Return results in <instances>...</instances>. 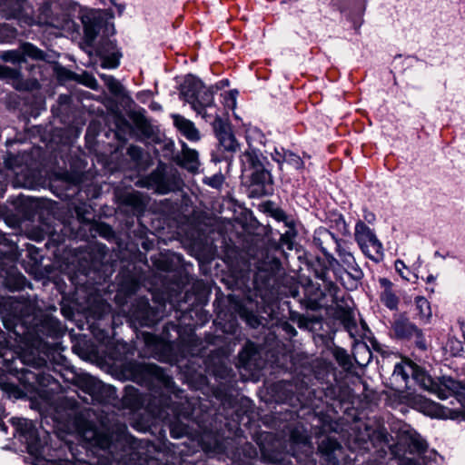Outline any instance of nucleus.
<instances>
[{"instance_id":"nucleus-1","label":"nucleus","mask_w":465,"mask_h":465,"mask_svg":"<svg viewBox=\"0 0 465 465\" xmlns=\"http://www.w3.org/2000/svg\"><path fill=\"white\" fill-rule=\"evenodd\" d=\"M123 375L137 384L145 387L148 394H142L138 389L127 385L122 397L123 405L132 410L145 408L154 418L167 422L173 438L179 439L190 433L188 422L197 424L201 434V444L207 452L222 454L225 444L220 431L224 426L247 425L250 420L249 411L239 406L237 399L227 390L218 388L216 397L220 399L222 411L213 413L203 411L198 401L188 399L183 390L178 389L173 378L154 363L125 361L122 365Z\"/></svg>"},{"instance_id":"nucleus-2","label":"nucleus","mask_w":465,"mask_h":465,"mask_svg":"<svg viewBox=\"0 0 465 465\" xmlns=\"http://www.w3.org/2000/svg\"><path fill=\"white\" fill-rule=\"evenodd\" d=\"M0 317L4 326L25 344L22 353L45 358L46 367L50 347L44 337L62 336L64 331L61 322L52 316L37 319L33 306L26 300L15 297H0Z\"/></svg>"},{"instance_id":"nucleus-3","label":"nucleus","mask_w":465,"mask_h":465,"mask_svg":"<svg viewBox=\"0 0 465 465\" xmlns=\"http://www.w3.org/2000/svg\"><path fill=\"white\" fill-rule=\"evenodd\" d=\"M0 359L6 371L15 376L24 387L21 389L13 382H4L2 390L9 398L23 399L48 387L54 391L59 386L58 381L45 371V359L43 357L35 358L33 353L15 356L12 351L5 350L0 351Z\"/></svg>"},{"instance_id":"nucleus-4","label":"nucleus","mask_w":465,"mask_h":465,"mask_svg":"<svg viewBox=\"0 0 465 465\" xmlns=\"http://www.w3.org/2000/svg\"><path fill=\"white\" fill-rule=\"evenodd\" d=\"M143 337L154 358L171 364H180L188 357H204L207 353L205 343H212L198 338L192 330L186 337L183 336L181 326L173 322L164 324L159 336L143 332Z\"/></svg>"},{"instance_id":"nucleus-5","label":"nucleus","mask_w":465,"mask_h":465,"mask_svg":"<svg viewBox=\"0 0 465 465\" xmlns=\"http://www.w3.org/2000/svg\"><path fill=\"white\" fill-rule=\"evenodd\" d=\"M124 423L115 422L101 428L89 426L83 432L84 439L91 445L106 450L112 459L123 464H142L146 460L143 451L147 442L138 440L126 434Z\"/></svg>"},{"instance_id":"nucleus-6","label":"nucleus","mask_w":465,"mask_h":465,"mask_svg":"<svg viewBox=\"0 0 465 465\" xmlns=\"http://www.w3.org/2000/svg\"><path fill=\"white\" fill-rule=\"evenodd\" d=\"M287 230L281 234L279 242H270L262 251L261 258L256 262V272L253 275L252 285L255 295L262 300H267L273 293L282 274V266L280 261L282 255H285L284 248L293 249V241L296 236L294 222L285 225Z\"/></svg>"},{"instance_id":"nucleus-7","label":"nucleus","mask_w":465,"mask_h":465,"mask_svg":"<svg viewBox=\"0 0 465 465\" xmlns=\"http://www.w3.org/2000/svg\"><path fill=\"white\" fill-rule=\"evenodd\" d=\"M240 160L242 173L250 182V195L260 198L271 194L273 191V179L268 158L259 149L249 144Z\"/></svg>"},{"instance_id":"nucleus-8","label":"nucleus","mask_w":465,"mask_h":465,"mask_svg":"<svg viewBox=\"0 0 465 465\" xmlns=\"http://www.w3.org/2000/svg\"><path fill=\"white\" fill-rule=\"evenodd\" d=\"M261 452V461L272 465H287L286 457L290 453L298 461L301 457L298 450L304 453L305 458H309L312 453V448L307 434L299 428H293L290 432V450L286 453L280 450L279 440H272V435L266 434L264 441L259 443Z\"/></svg>"},{"instance_id":"nucleus-9","label":"nucleus","mask_w":465,"mask_h":465,"mask_svg":"<svg viewBox=\"0 0 465 465\" xmlns=\"http://www.w3.org/2000/svg\"><path fill=\"white\" fill-rule=\"evenodd\" d=\"M180 95L191 104L192 108L201 114L205 121L213 118L212 114L206 112L207 108L213 107V90L205 87L203 82L193 76L187 75L181 84Z\"/></svg>"},{"instance_id":"nucleus-10","label":"nucleus","mask_w":465,"mask_h":465,"mask_svg":"<svg viewBox=\"0 0 465 465\" xmlns=\"http://www.w3.org/2000/svg\"><path fill=\"white\" fill-rule=\"evenodd\" d=\"M72 0H44L39 7V18L44 24L67 32H78L79 25L71 17Z\"/></svg>"},{"instance_id":"nucleus-11","label":"nucleus","mask_w":465,"mask_h":465,"mask_svg":"<svg viewBox=\"0 0 465 465\" xmlns=\"http://www.w3.org/2000/svg\"><path fill=\"white\" fill-rule=\"evenodd\" d=\"M11 421L19 440L25 443L28 453L35 457L34 465H70L64 460H45L39 457L42 453L43 444L32 420L15 417L12 418Z\"/></svg>"},{"instance_id":"nucleus-12","label":"nucleus","mask_w":465,"mask_h":465,"mask_svg":"<svg viewBox=\"0 0 465 465\" xmlns=\"http://www.w3.org/2000/svg\"><path fill=\"white\" fill-rule=\"evenodd\" d=\"M213 129L218 140L216 151L212 153V161L221 163L223 161L231 162L232 153L239 148L235 136L232 131L230 124L223 121L217 114L213 115Z\"/></svg>"},{"instance_id":"nucleus-13","label":"nucleus","mask_w":465,"mask_h":465,"mask_svg":"<svg viewBox=\"0 0 465 465\" xmlns=\"http://www.w3.org/2000/svg\"><path fill=\"white\" fill-rule=\"evenodd\" d=\"M84 27V40L86 45L94 47L97 35L102 32L104 36L114 34V25L101 12H88L81 15Z\"/></svg>"},{"instance_id":"nucleus-14","label":"nucleus","mask_w":465,"mask_h":465,"mask_svg":"<svg viewBox=\"0 0 465 465\" xmlns=\"http://www.w3.org/2000/svg\"><path fill=\"white\" fill-rule=\"evenodd\" d=\"M354 238L365 256L375 262L383 258V247L375 232L364 222L358 221L355 225Z\"/></svg>"},{"instance_id":"nucleus-15","label":"nucleus","mask_w":465,"mask_h":465,"mask_svg":"<svg viewBox=\"0 0 465 465\" xmlns=\"http://www.w3.org/2000/svg\"><path fill=\"white\" fill-rule=\"evenodd\" d=\"M74 211L80 223V230L84 231L83 237L95 238L101 236L106 240L114 237L112 227L105 223L94 221V215L87 206H76Z\"/></svg>"},{"instance_id":"nucleus-16","label":"nucleus","mask_w":465,"mask_h":465,"mask_svg":"<svg viewBox=\"0 0 465 465\" xmlns=\"http://www.w3.org/2000/svg\"><path fill=\"white\" fill-rule=\"evenodd\" d=\"M101 265V261L94 258L91 252L84 253L78 258L77 272L71 277L72 282L75 285L100 283V280L96 279V274H98Z\"/></svg>"},{"instance_id":"nucleus-17","label":"nucleus","mask_w":465,"mask_h":465,"mask_svg":"<svg viewBox=\"0 0 465 465\" xmlns=\"http://www.w3.org/2000/svg\"><path fill=\"white\" fill-rule=\"evenodd\" d=\"M149 184L159 194H166L180 188V178L168 172L167 164L160 162L148 176Z\"/></svg>"},{"instance_id":"nucleus-18","label":"nucleus","mask_w":465,"mask_h":465,"mask_svg":"<svg viewBox=\"0 0 465 465\" xmlns=\"http://www.w3.org/2000/svg\"><path fill=\"white\" fill-rule=\"evenodd\" d=\"M76 382L77 385L84 392L88 393L93 400L110 402L117 397L115 388L114 386L106 385L91 375L84 374L79 376L77 377Z\"/></svg>"},{"instance_id":"nucleus-19","label":"nucleus","mask_w":465,"mask_h":465,"mask_svg":"<svg viewBox=\"0 0 465 465\" xmlns=\"http://www.w3.org/2000/svg\"><path fill=\"white\" fill-rule=\"evenodd\" d=\"M391 332L398 340L411 341L414 340L416 345L422 349H426V343L423 333L413 322L404 315H397L391 322Z\"/></svg>"},{"instance_id":"nucleus-20","label":"nucleus","mask_w":465,"mask_h":465,"mask_svg":"<svg viewBox=\"0 0 465 465\" xmlns=\"http://www.w3.org/2000/svg\"><path fill=\"white\" fill-rule=\"evenodd\" d=\"M130 318L141 326L153 327L161 318L160 312L150 305L145 297H138L129 310Z\"/></svg>"},{"instance_id":"nucleus-21","label":"nucleus","mask_w":465,"mask_h":465,"mask_svg":"<svg viewBox=\"0 0 465 465\" xmlns=\"http://www.w3.org/2000/svg\"><path fill=\"white\" fill-rule=\"evenodd\" d=\"M343 448L334 437L326 436L318 440L317 455L321 465H340Z\"/></svg>"},{"instance_id":"nucleus-22","label":"nucleus","mask_w":465,"mask_h":465,"mask_svg":"<svg viewBox=\"0 0 465 465\" xmlns=\"http://www.w3.org/2000/svg\"><path fill=\"white\" fill-rule=\"evenodd\" d=\"M394 377H401L410 388L408 381L410 377L423 390V387L431 386V377L426 371L412 361L397 363L393 371Z\"/></svg>"},{"instance_id":"nucleus-23","label":"nucleus","mask_w":465,"mask_h":465,"mask_svg":"<svg viewBox=\"0 0 465 465\" xmlns=\"http://www.w3.org/2000/svg\"><path fill=\"white\" fill-rule=\"evenodd\" d=\"M95 52L100 57L102 67L116 68L119 65L121 54L118 52L115 43L109 39V36L103 35L95 48Z\"/></svg>"},{"instance_id":"nucleus-24","label":"nucleus","mask_w":465,"mask_h":465,"mask_svg":"<svg viewBox=\"0 0 465 465\" xmlns=\"http://www.w3.org/2000/svg\"><path fill=\"white\" fill-rule=\"evenodd\" d=\"M181 152L173 156V162L192 173H197L200 167L198 152L183 141H181Z\"/></svg>"},{"instance_id":"nucleus-25","label":"nucleus","mask_w":465,"mask_h":465,"mask_svg":"<svg viewBox=\"0 0 465 465\" xmlns=\"http://www.w3.org/2000/svg\"><path fill=\"white\" fill-rule=\"evenodd\" d=\"M0 79L12 84L14 88L19 91H28L34 89L37 84L36 80H25L20 69L11 68L0 64Z\"/></svg>"},{"instance_id":"nucleus-26","label":"nucleus","mask_w":465,"mask_h":465,"mask_svg":"<svg viewBox=\"0 0 465 465\" xmlns=\"http://www.w3.org/2000/svg\"><path fill=\"white\" fill-rule=\"evenodd\" d=\"M337 237L324 227H320L314 231L313 233V243L319 248L322 252L332 261H336L333 256L330 253L336 242Z\"/></svg>"},{"instance_id":"nucleus-27","label":"nucleus","mask_w":465,"mask_h":465,"mask_svg":"<svg viewBox=\"0 0 465 465\" xmlns=\"http://www.w3.org/2000/svg\"><path fill=\"white\" fill-rule=\"evenodd\" d=\"M134 127L138 131L141 137L150 139L155 134V127L151 124L145 115V110L133 111L129 114Z\"/></svg>"},{"instance_id":"nucleus-28","label":"nucleus","mask_w":465,"mask_h":465,"mask_svg":"<svg viewBox=\"0 0 465 465\" xmlns=\"http://www.w3.org/2000/svg\"><path fill=\"white\" fill-rule=\"evenodd\" d=\"M31 237L33 240L36 242H41L45 240L46 237L48 238V242H46V247H50L51 244L58 245L64 241V237L57 233L56 230L50 223H43L41 226L34 229L31 232Z\"/></svg>"},{"instance_id":"nucleus-29","label":"nucleus","mask_w":465,"mask_h":465,"mask_svg":"<svg viewBox=\"0 0 465 465\" xmlns=\"http://www.w3.org/2000/svg\"><path fill=\"white\" fill-rule=\"evenodd\" d=\"M175 128L189 141L197 142L201 135L194 124L181 114H173L171 115Z\"/></svg>"},{"instance_id":"nucleus-30","label":"nucleus","mask_w":465,"mask_h":465,"mask_svg":"<svg viewBox=\"0 0 465 465\" xmlns=\"http://www.w3.org/2000/svg\"><path fill=\"white\" fill-rule=\"evenodd\" d=\"M182 256L174 252H161L159 257L153 260V265L156 269L163 272H172L181 262Z\"/></svg>"},{"instance_id":"nucleus-31","label":"nucleus","mask_w":465,"mask_h":465,"mask_svg":"<svg viewBox=\"0 0 465 465\" xmlns=\"http://www.w3.org/2000/svg\"><path fill=\"white\" fill-rule=\"evenodd\" d=\"M335 314L337 319L341 321L344 329L350 333L351 337H353L354 331L357 330V324L352 310L349 306H342L338 304L335 310Z\"/></svg>"},{"instance_id":"nucleus-32","label":"nucleus","mask_w":465,"mask_h":465,"mask_svg":"<svg viewBox=\"0 0 465 465\" xmlns=\"http://www.w3.org/2000/svg\"><path fill=\"white\" fill-rule=\"evenodd\" d=\"M258 354L256 345L252 341H247L238 354L239 364L245 369H251Z\"/></svg>"},{"instance_id":"nucleus-33","label":"nucleus","mask_w":465,"mask_h":465,"mask_svg":"<svg viewBox=\"0 0 465 465\" xmlns=\"http://www.w3.org/2000/svg\"><path fill=\"white\" fill-rule=\"evenodd\" d=\"M318 265L319 268L314 269L315 277L322 280L325 283V287L329 294L331 295L334 300H336L337 292L340 290L339 287L330 279L328 267L321 264L320 261H318Z\"/></svg>"},{"instance_id":"nucleus-34","label":"nucleus","mask_w":465,"mask_h":465,"mask_svg":"<svg viewBox=\"0 0 465 465\" xmlns=\"http://www.w3.org/2000/svg\"><path fill=\"white\" fill-rule=\"evenodd\" d=\"M23 0H0V13L7 19L15 18L23 11Z\"/></svg>"},{"instance_id":"nucleus-35","label":"nucleus","mask_w":465,"mask_h":465,"mask_svg":"<svg viewBox=\"0 0 465 465\" xmlns=\"http://www.w3.org/2000/svg\"><path fill=\"white\" fill-rule=\"evenodd\" d=\"M344 271L347 277L349 278L348 282L344 283V286L351 290L357 288L364 275L361 267L357 264V262H354L353 264L344 268Z\"/></svg>"},{"instance_id":"nucleus-36","label":"nucleus","mask_w":465,"mask_h":465,"mask_svg":"<svg viewBox=\"0 0 465 465\" xmlns=\"http://www.w3.org/2000/svg\"><path fill=\"white\" fill-rule=\"evenodd\" d=\"M367 443L371 441L374 445L387 444L389 442V433L383 428L371 430L366 429Z\"/></svg>"},{"instance_id":"nucleus-37","label":"nucleus","mask_w":465,"mask_h":465,"mask_svg":"<svg viewBox=\"0 0 465 465\" xmlns=\"http://www.w3.org/2000/svg\"><path fill=\"white\" fill-rule=\"evenodd\" d=\"M21 49V55L24 59V61H22V64L26 63L25 57H29L38 61L45 60V52L30 43H25L22 45Z\"/></svg>"},{"instance_id":"nucleus-38","label":"nucleus","mask_w":465,"mask_h":465,"mask_svg":"<svg viewBox=\"0 0 465 465\" xmlns=\"http://www.w3.org/2000/svg\"><path fill=\"white\" fill-rule=\"evenodd\" d=\"M115 125V137L120 142H126V135L133 130L132 124L124 116L119 115L116 117Z\"/></svg>"},{"instance_id":"nucleus-39","label":"nucleus","mask_w":465,"mask_h":465,"mask_svg":"<svg viewBox=\"0 0 465 465\" xmlns=\"http://www.w3.org/2000/svg\"><path fill=\"white\" fill-rule=\"evenodd\" d=\"M409 450L411 453L423 454L426 452L428 444L418 433H412L409 438Z\"/></svg>"},{"instance_id":"nucleus-40","label":"nucleus","mask_w":465,"mask_h":465,"mask_svg":"<svg viewBox=\"0 0 465 465\" xmlns=\"http://www.w3.org/2000/svg\"><path fill=\"white\" fill-rule=\"evenodd\" d=\"M119 285L120 291L127 296L135 293L140 287L139 281L132 275L124 276Z\"/></svg>"},{"instance_id":"nucleus-41","label":"nucleus","mask_w":465,"mask_h":465,"mask_svg":"<svg viewBox=\"0 0 465 465\" xmlns=\"http://www.w3.org/2000/svg\"><path fill=\"white\" fill-rule=\"evenodd\" d=\"M333 357L337 363L345 371H350L353 364L351 362V356L347 351L341 347H336L333 350Z\"/></svg>"},{"instance_id":"nucleus-42","label":"nucleus","mask_w":465,"mask_h":465,"mask_svg":"<svg viewBox=\"0 0 465 465\" xmlns=\"http://www.w3.org/2000/svg\"><path fill=\"white\" fill-rule=\"evenodd\" d=\"M416 310L420 319L428 321L431 317L430 304L423 296H417L415 298Z\"/></svg>"},{"instance_id":"nucleus-43","label":"nucleus","mask_w":465,"mask_h":465,"mask_svg":"<svg viewBox=\"0 0 465 465\" xmlns=\"http://www.w3.org/2000/svg\"><path fill=\"white\" fill-rule=\"evenodd\" d=\"M17 35L16 29L6 23L0 24V43H9L15 39Z\"/></svg>"},{"instance_id":"nucleus-44","label":"nucleus","mask_w":465,"mask_h":465,"mask_svg":"<svg viewBox=\"0 0 465 465\" xmlns=\"http://www.w3.org/2000/svg\"><path fill=\"white\" fill-rule=\"evenodd\" d=\"M282 159L284 160V163L290 165L295 170H301L304 167L302 159L292 151L287 150V152L283 153Z\"/></svg>"},{"instance_id":"nucleus-45","label":"nucleus","mask_w":465,"mask_h":465,"mask_svg":"<svg viewBox=\"0 0 465 465\" xmlns=\"http://www.w3.org/2000/svg\"><path fill=\"white\" fill-rule=\"evenodd\" d=\"M22 163L23 157L19 154L7 153L6 155L4 156V164L5 167L8 170L17 173L16 169L20 167Z\"/></svg>"},{"instance_id":"nucleus-46","label":"nucleus","mask_w":465,"mask_h":465,"mask_svg":"<svg viewBox=\"0 0 465 465\" xmlns=\"http://www.w3.org/2000/svg\"><path fill=\"white\" fill-rule=\"evenodd\" d=\"M267 211L272 218L278 222H283L285 225H289L293 223L292 220L288 218L287 214L282 209L274 206L272 203L268 204Z\"/></svg>"},{"instance_id":"nucleus-47","label":"nucleus","mask_w":465,"mask_h":465,"mask_svg":"<svg viewBox=\"0 0 465 465\" xmlns=\"http://www.w3.org/2000/svg\"><path fill=\"white\" fill-rule=\"evenodd\" d=\"M381 302L390 310H397L398 304H399V298L398 296L393 292V291L391 292H381Z\"/></svg>"},{"instance_id":"nucleus-48","label":"nucleus","mask_w":465,"mask_h":465,"mask_svg":"<svg viewBox=\"0 0 465 465\" xmlns=\"http://www.w3.org/2000/svg\"><path fill=\"white\" fill-rule=\"evenodd\" d=\"M123 204L139 209L143 205L141 197L136 193H127L121 196Z\"/></svg>"},{"instance_id":"nucleus-49","label":"nucleus","mask_w":465,"mask_h":465,"mask_svg":"<svg viewBox=\"0 0 465 465\" xmlns=\"http://www.w3.org/2000/svg\"><path fill=\"white\" fill-rule=\"evenodd\" d=\"M242 452L245 458L249 460L248 465H253V462L258 459L259 452L252 444L245 443L242 447Z\"/></svg>"},{"instance_id":"nucleus-50","label":"nucleus","mask_w":465,"mask_h":465,"mask_svg":"<svg viewBox=\"0 0 465 465\" xmlns=\"http://www.w3.org/2000/svg\"><path fill=\"white\" fill-rule=\"evenodd\" d=\"M0 58L5 62L17 63L19 67L22 68V61H24L21 52L18 51H5L0 54Z\"/></svg>"},{"instance_id":"nucleus-51","label":"nucleus","mask_w":465,"mask_h":465,"mask_svg":"<svg viewBox=\"0 0 465 465\" xmlns=\"http://www.w3.org/2000/svg\"><path fill=\"white\" fill-rule=\"evenodd\" d=\"M224 177L222 173H215L210 177H205L203 183L212 188L219 189L223 185Z\"/></svg>"},{"instance_id":"nucleus-52","label":"nucleus","mask_w":465,"mask_h":465,"mask_svg":"<svg viewBox=\"0 0 465 465\" xmlns=\"http://www.w3.org/2000/svg\"><path fill=\"white\" fill-rule=\"evenodd\" d=\"M242 318L244 319L247 324L252 328H257L261 324L258 316L252 312L243 310L242 312Z\"/></svg>"},{"instance_id":"nucleus-53","label":"nucleus","mask_w":465,"mask_h":465,"mask_svg":"<svg viewBox=\"0 0 465 465\" xmlns=\"http://www.w3.org/2000/svg\"><path fill=\"white\" fill-rule=\"evenodd\" d=\"M56 75L59 81H69L75 78L74 73L63 66L56 68Z\"/></svg>"},{"instance_id":"nucleus-54","label":"nucleus","mask_w":465,"mask_h":465,"mask_svg":"<svg viewBox=\"0 0 465 465\" xmlns=\"http://www.w3.org/2000/svg\"><path fill=\"white\" fill-rule=\"evenodd\" d=\"M127 154L132 160L139 162L143 157V149L136 145H130L127 149Z\"/></svg>"},{"instance_id":"nucleus-55","label":"nucleus","mask_w":465,"mask_h":465,"mask_svg":"<svg viewBox=\"0 0 465 465\" xmlns=\"http://www.w3.org/2000/svg\"><path fill=\"white\" fill-rule=\"evenodd\" d=\"M107 88L109 92L115 96H124V89L118 80L115 79V81L111 83V84Z\"/></svg>"},{"instance_id":"nucleus-56","label":"nucleus","mask_w":465,"mask_h":465,"mask_svg":"<svg viewBox=\"0 0 465 465\" xmlns=\"http://www.w3.org/2000/svg\"><path fill=\"white\" fill-rule=\"evenodd\" d=\"M287 150L281 147L280 149L275 148L274 153H272V158L279 164V168H282V164L284 163L283 153H286Z\"/></svg>"},{"instance_id":"nucleus-57","label":"nucleus","mask_w":465,"mask_h":465,"mask_svg":"<svg viewBox=\"0 0 465 465\" xmlns=\"http://www.w3.org/2000/svg\"><path fill=\"white\" fill-rule=\"evenodd\" d=\"M346 242L337 238L335 246L332 250L336 251L340 257L343 256V253H349L350 252L345 247Z\"/></svg>"},{"instance_id":"nucleus-58","label":"nucleus","mask_w":465,"mask_h":465,"mask_svg":"<svg viewBox=\"0 0 465 465\" xmlns=\"http://www.w3.org/2000/svg\"><path fill=\"white\" fill-rule=\"evenodd\" d=\"M174 143L173 141H169L164 143L163 145V151L165 152V156H168L173 161V156L176 153H174Z\"/></svg>"},{"instance_id":"nucleus-59","label":"nucleus","mask_w":465,"mask_h":465,"mask_svg":"<svg viewBox=\"0 0 465 465\" xmlns=\"http://www.w3.org/2000/svg\"><path fill=\"white\" fill-rule=\"evenodd\" d=\"M340 258H341V262L344 264L345 268L347 266L351 265L354 262H356L355 258L353 257V255L351 252L343 253V256H341Z\"/></svg>"},{"instance_id":"nucleus-60","label":"nucleus","mask_w":465,"mask_h":465,"mask_svg":"<svg viewBox=\"0 0 465 465\" xmlns=\"http://www.w3.org/2000/svg\"><path fill=\"white\" fill-rule=\"evenodd\" d=\"M379 283L381 287L383 289L382 292H391L392 291V282L387 278H380Z\"/></svg>"},{"instance_id":"nucleus-61","label":"nucleus","mask_w":465,"mask_h":465,"mask_svg":"<svg viewBox=\"0 0 465 465\" xmlns=\"http://www.w3.org/2000/svg\"><path fill=\"white\" fill-rule=\"evenodd\" d=\"M84 77L85 78L84 84L86 86H88V87H90L92 89H96L97 82H96V80L94 79V76H92V75H90L88 74H84Z\"/></svg>"},{"instance_id":"nucleus-62","label":"nucleus","mask_w":465,"mask_h":465,"mask_svg":"<svg viewBox=\"0 0 465 465\" xmlns=\"http://www.w3.org/2000/svg\"><path fill=\"white\" fill-rule=\"evenodd\" d=\"M282 330L291 337L297 334L296 329L289 322H284L282 324Z\"/></svg>"},{"instance_id":"nucleus-63","label":"nucleus","mask_w":465,"mask_h":465,"mask_svg":"<svg viewBox=\"0 0 465 465\" xmlns=\"http://www.w3.org/2000/svg\"><path fill=\"white\" fill-rule=\"evenodd\" d=\"M324 395L331 400H335L338 397V392L333 386H328L325 389Z\"/></svg>"},{"instance_id":"nucleus-64","label":"nucleus","mask_w":465,"mask_h":465,"mask_svg":"<svg viewBox=\"0 0 465 465\" xmlns=\"http://www.w3.org/2000/svg\"><path fill=\"white\" fill-rule=\"evenodd\" d=\"M399 465H420V462L414 459L406 458L401 460Z\"/></svg>"}]
</instances>
